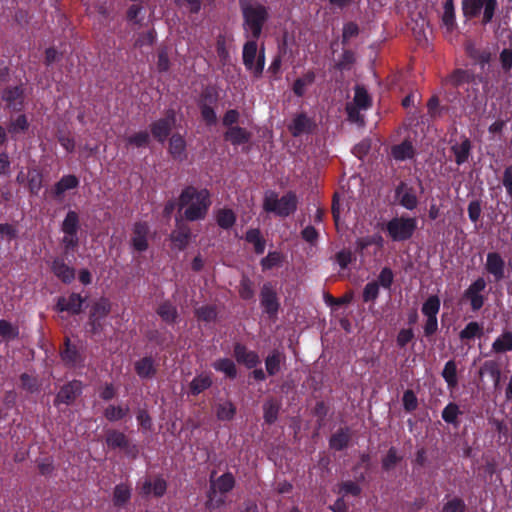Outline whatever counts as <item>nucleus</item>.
I'll use <instances>...</instances> for the list:
<instances>
[{
	"instance_id": "nucleus-1",
	"label": "nucleus",
	"mask_w": 512,
	"mask_h": 512,
	"mask_svg": "<svg viewBox=\"0 0 512 512\" xmlns=\"http://www.w3.org/2000/svg\"><path fill=\"white\" fill-rule=\"evenodd\" d=\"M211 204L210 191L193 185L185 186L178 198L179 210L185 208L184 218L190 222L205 219Z\"/></svg>"
},
{
	"instance_id": "nucleus-2",
	"label": "nucleus",
	"mask_w": 512,
	"mask_h": 512,
	"mask_svg": "<svg viewBox=\"0 0 512 512\" xmlns=\"http://www.w3.org/2000/svg\"><path fill=\"white\" fill-rule=\"evenodd\" d=\"M245 38H260L269 19V8L254 0H239Z\"/></svg>"
},
{
	"instance_id": "nucleus-3",
	"label": "nucleus",
	"mask_w": 512,
	"mask_h": 512,
	"mask_svg": "<svg viewBox=\"0 0 512 512\" xmlns=\"http://www.w3.org/2000/svg\"><path fill=\"white\" fill-rule=\"evenodd\" d=\"M216 471L213 470L210 474V486L207 492L208 507L220 508L225 504V495L231 492L235 485L236 479L232 472L227 471L217 478H214Z\"/></svg>"
},
{
	"instance_id": "nucleus-4",
	"label": "nucleus",
	"mask_w": 512,
	"mask_h": 512,
	"mask_svg": "<svg viewBox=\"0 0 512 512\" xmlns=\"http://www.w3.org/2000/svg\"><path fill=\"white\" fill-rule=\"evenodd\" d=\"M461 9L463 17L467 20H473L481 17V24L486 26L490 24L498 9V0H462Z\"/></svg>"
},
{
	"instance_id": "nucleus-5",
	"label": "nucleus",
	"mask_w": 512,
	"mask_h": 512,
	"mask_svg": "<svg viewBox=\"0 0 512 512\" xmlns=\"http://www.w3.org/2000/svg\"><path fill=\"white\" fill-rule=\"evenodd\" d=\"M297 204V196L292 191L287 192L281 198H278L276 192L270 191L264 197L263 209L279 217H288L297 210Z\"/></svg>"
},
{
	"instance_id": "nucleus-6",
	"label": "nucleus",
	"mask_w": 512,
	"mask_h": 512,
	"mask_svg": "<svg viewBox=\"0 0 512 512\" xmlns=\"http://www.w3.org/2000/svg\"><path fill=\"white\" fill-rule=\"evenodd\" d=\"M243 45L242 60L247 71L251 72L255 78H260L265 67V50L262 47L258 51L257 40L259 38H246Z\"/></svg>"
},
{
	"instance_id": "nucleus-7",
	"label": "nucleus",
	"mask_w": 512,
	"mask_h": 512,
	"mask_svg": "<svg viewBox=\"0 0 512 512\" xmlns=\"http://www.w3.org/2000/svg\"><path fill=\"white\" fill-rule=\"evenodd\" d=\"M417 229V219L409 216H396L385 225V231L394 242H405L412 238Z\"/></svg>"
},
{
	"instance_id": "nucleus-8",
	"label": "nucleus",
	"mask_w": 512,
	"mask_h": 512,
	"mask_svg": "<svg viewBox=\"0 0 512 512\" xmlns=\"http://www.w3.org/2000/svg\"><path fill=\"white\" fill-rule=\"evenodd\" d=\"M441 301L437 295H430L422 304L421 313L426 318L423 325L424 336L432 337L438 331L437 315L440 311Z\"/></svg>"
},
{
	"instance_id": "nucleus-9",
	"label": "nucleus",
	"mask_w": 512,
	"mask_h": 512,
	"mask_svg": "<svg viewBox=\"0 0 512 512\" xmlns=\"http://www.w3.org/2000/svg\"><path fill=\"white\" fill-rule=\"evenodd\" d=\"M176 121L177 118L175 110H166L164 117L159 118L150 124L149 127L152 137L160 144H163L171 135V132L176 125Z\"/></svg>"
},
{
	"instance_id": "nucleus-10",
	"label": "nucleus",
	"mask_w": 512,
	"mask_h": 512,
	"mask_svg": "<svg viewBox=\"0 0 512 512\" xmlns=\"http://www.w3.org/2000/svg\"><path fill=\"white\" fill-rule=\"evenodd\" d=\"M167 487V481L161 475H157L153 479L146 477L139 480L136 489L143 499H148L150 497H163L166 494Z\"/></svg>"
},
{
	"instance_id": "nucleus-11",
	"label": "nucleus",
	"mask_w": 512,
	"mask_h": 512,
	"mask_svg": "<svg viewBox=\"0 0 512 512\" xmlns=\"http://www.w3.org/2000/svg\"><path fill=\"white\" fill-rule=\"evenodd\" d=\"M486 287V280L483 277H478L464 291L463 298L469 301L472 311H479L484 306L486 297L483 292Z\"/></svg>"
},
{
	"instance_id": "nucleus-12",
	"label": "nucleus",
	"mask_w": 512,
	"mask_h": 512,
	"mask_svg": "<svg viewBox=\"0 0 512 512\" xmlns=\"http://www.w3.org/2000/svg\"><path fill=\"white\" fill-rule=\"evenodd\" d=\"M395 201L407 210L417 208L419 200L416 189L406 181H400L394 190Z\"/></svg>"
},
{
	"instance_id": "nucleus-13",
	"label": "nucleus",
	"mask_w": 512,
	"mask_h": 512,
	"mask_svg": "<svg viewBox=\"0 0 512 512\" xmlns=\"http://www.w3.org/2000/svg\"><path fill=\"white\" fill-rule=\"evenodd\" d=\"M105 443L110 449H121L127 456L136 457L138 449L136 445H131L128 437L121 431L109 429L106 432Z\"/></svg>"
},
{
	"instance_id": "nucleus-14",
	"label": "nucleus",
	"mask_w": 512,
	"mask_h": 512,
	"mask_svg": "<svg viewBox=\"0 0 512 512\" xmlns=\"http://www.w3.org/2000/svg\"><path fill=\"white\" fill-rule=\"evenodd\" d=\"M484 269L488 275L493 277L496 283L501 282L506 277V262L499 252L492 251L487 253Z\"/></svg>"
},
{
	"instance_id": "nucleus-15",
	"label": "nucleus",
	"mask_w": 512,
	"mask_h": 512,
	"mask_svg": "<svg viewBox=\"0 0 512 512\" xmlns=\"http://www.w3.org/2000/svg\"><path fill=\"white\" fill-rule=\"evenodd\" d=\"M60 356L67 367H81L85 362L83 351L76 344H73L69 337H65L64 339Z\"/></svg>"
},
{
	"instance_id": "nucleus-16",
	"label": "nucleus",
	"mask_w": 512,
	"mask_h": 512,
	"mask_svg": "<svg viewBox=\"0 0 512 512\" xmlns=\"http://www.w3.org/2000/svg\"><path fill=\"white\" fill-rule=\"evenodd\" d=\"M83 384L79 380H72L64 384L54 399V405L60 404L71 405L82 394Z\"/></svg>"
},
{
	"instance_id": "nucleus-17",
	"label": "nucleus",
	"mask_w": 512,
	"mask_h": 512,
	"mask_svg": "<svg viewBox=\"0 0 512 512\" xmlns=\"http://www.w3.org/2000/svg\"><path fill=\"white\" fill-rule=\"evenodd\" d=\"M86 300L87 297H83L81 294L75 292L71 293L68 297L60 296L57 299L55 310L78 315L82 312Z\"/></svg>"
},
{
	"instance_id": "nucleus-18",
	"label": "nucleus",
	"mask_w": 512,
	"mask_h": 512,
	"mask_svg": "<svg viewBox=\"0 0 512 512\" xmlns=\"http://www.w3.org/2000/svg\"><path fill=\"white\" fill-rule=\"evenodd\" d=\"M260 304L263 308V311L268 314L269 317H274L277 315L280 303L275 289L269 282L264 283L261 288Z\"/></svg>"
},
{
	"instance_id": "nucleus-19",
	"label": "nucleus",
	"mask_w": 512,
	"mask_h": 512,
	"mask_svg": "<svg viewBox=\"0 0 512 512\" xmlns=\"http://www.w3.org/2000/svg\"><path fill=\"white\" fill-rule=\"evenodd\" d=\"M2 100L6 107L13 111H21L24 106L25 88L23 84L8 86L2 91Z\"/></svg>"
},
{
	"instance_id": "nucleus-20",
	"label": "nucleus",
	"mask_w": 512,
	"mask_h": 512,
	"mask_svg": "<svg viewBox=\"0 0 512 512\" xmlns=\"http://www.w3.org/2000/svg\"><path fill=\"white\" fill-rule=\"evenodd\" d=\"M233 357L238 364L244 365L247 369H253L261 362L256 351L249 350L246 345L240 342L233 345Z\"/></svg>"
},
{
	"instance_id": "nucleus-21",
	"label": "nucleus",
	"mask_w": 512,
	"mask_h": 512,
	"mask_svg": "<svg viewBox=\"0 0 512 512\" xmlns=\"http://www.w3.org/2000/svg\"><path fill=\"white\" fill-rule=\"evenodd\" d=\"M150 227L145 221H137L132 228L131 245L137 252H145L148 247V235Z\"/></svg>"
},
{
	"instance_id": "nucleus-22",
	"label": "nucleus",
	"mask_w": 512,
	"mask_h": 512,
	"mask_svg": "<svg viewBox=\"0 0 512 512\" xmlns=\"http://www.w3.org/2000/svg\"><path fill=\"white\" fill-rule=\"evenodd\" d=\"M50 270L64 284H70L75 279L74 267L69 266L63 257H54L50 262Z\"/></svg>"
},
{
	"instance_id": "nucleus-23",
	"label": "nucleus",
	"mask_w": 512,
	"mask_h": 512,
	"mask_svg": "<svg viewBox=\"0 0 512 512\" xmlns=\"http://www.w3.org/2000/svg\"><path fill=\"white\" fill-rule=\"evenodd\" d=\"M79 178L74 174L63 175L52 187L51 195L56 200H62L65 192L78 188Z\"/></svg>"
},
{
	"instance_id": "nucleus-24",
	"label": "nucleus",
	"mask_w": 512,
	"mask_h": 512,
	"mask_svg": "<svg viewBox=\"0 0 512 512\" xmlns=\"http://www.w3.org/2000/svg\"><path fill=\"white\" fill-rule=\"evenodd\" d=\"M315 124L306 113L302 112L297 114L291 123L288 125V130L294 137H299L303 134H308L313 131Z\"/></svg>"
},
{
	"instance_id": "nucleus-25",
	"label": "nucleus",
	"mask_w": 512,
	"mask_h": 512,
	"mask_svg": "<svg viewBox=\"0 0 512 512\" xmlns=\"http://www.w3.org/2000/svg\"><path fill=\"white\" fill-rule=\"evenodd\" d=\"M134 370L140 379H152L157 375L158 365L152 356H144L134 363Z\"/></svg>"
},
{
	"instance_id": "nucleus-26",
	"label": "nucleus",
	"mask_w": 512,
	"mask_h": 512,
	"mask_svg": "<svg viewBox=\"0 0 512 512\" xmlns=\"http://www.w3.org/2000/svg\"><path fill=\"white\" fill-rule=\"evenodd\" d=\"M168 152L173 160L183 162L187 159L186 141L180 133H174L169 139Z\"/></svg>"
},
{
	"instance_id": "nucleus-27",
	"label": "nucleus",
	"mask_w": 512,
	"mask_h": 512,
	"mask_svg": "<svg viewBox=\"0 0 512 512\" xmlns=\"http://www.w3.org/2000/svg\"><path fill=\"white\" fill-rule=\"evenodd\" d=\"M472 142L465 136H461V142L455 143L451 146V152L454 154L455 162L457 165L466 163L471 155Z\"/></svg>"
},
{
	"instance_id": "nucleus-28",
	"label": "nucleus",
	"mask_w": 512,
	"mask_h": 512,
	"mask_svg": "<svg viewBox=\"0 0 512 512\" xmlns=\"http://www.w3.org/2000/svg\"><path fill=\"white\" fill-rule=\"evenodd\" d=\"M285 361V354L279 349H273L265 358V370L268 376L277 375Z\"/></svg>"
},
{
	"instance_id": "nucleus-29",
	"label": "nucleus",
	"mask_w": 512,
	"mask_h": 512,
	"mask_svg": "<svg viewBox=\"0 0 512 512\" xmlns=\"http://www.w3.org/2000/svg\"><path fill=\"white\" fill-rule=\"evenodd\" d=\"M132 487L128 483H119L113 489L112 502L116 508L125 507L131 500Z\"/></svg>"
},
{
	"instance_id": "nucleus-30",
	"label": "nucleus",
	"mask_w": 512,
	"mask_h": 512,
	"mask_svg": "<svg viewBox=\"0 0 512 512\" xmlns=\"http://www.w3.org/2000/svg\"><path fill=\"white\" fill-rule=\"evenodd\" d=\"M390 153L396 161L411 160L416 155L415 148L412 142L408 139H405L400 144L393 145Z\"/></svg>"
},
{
	"instance_id": "nucleus-31",
	"label": "nucleus",
	"mask_w": 512,
	"mask_h": 512,
	"mask_svg": "<svg viewBox=\"0 0 512 512\" xmlns=\"http://www.w3.org/2000/svg\"><path fill=\"white\" fill-rule=\"evenodd\" d=\"M251 138V133L245 128L234 126L227 129L224 133L225 141L230 142L234 146H239L248 143Z\"/></svg>"
},
{
	"instance_id": "nucleus-32",
	"label": "nucleus",
	"mask_w": 512,
	"mask_h": 512,
	"mask_svg": "<svg viewBox=\"0 0 512 512\" xmlns=\"http://www.w3.org/2000/svg\"><path fill=\"white\" fill-rule=\"evenodd\" d=\"M170 239L173 246L180 251H183L188 246L191 239V230L187 225H180L170 234Z\"/></svg>"
},
{
	"instance_id": "nucleus-33",
	"label": "nucleus",
	"mask_w": 512,
	"mask_h": 512,
	"mask_svg": "<svg viewBox=\"0 0 512 512\" xmlns=\"http://www.w3.org/2000/svg\"><path fill=\"white\" fill-rule=\"evenodd\" d=\"M491 350L495 354H505L512 351V331L503 330L493 341Z\"/></svg>"
},
{
	"instance_id": "nucleus-34",
	"label": "nucleus",
	"mask_w": 512,
	"mask_h": 512,
	"mask_svg": "<svg viewBox=\"0 0 512 512\" xmlns=\"http://www.w3.org/2000/svg\"><path fill=\"white\" fill-rule=\"evenodd\" d=\"M79 230L80 216L77 211L69 210L61 223V231L63 232V234L78 235Z\"/></svg>"
},
{
	"instance_id": "nucleus-35",
	"label": "nucleus",
	"mask_w": 512,
	"mask_h": 512,
	"mask_svg": "<svg viewBox=\"0 0 512 512\" xmlns=\"http://www.w3.org/2000/svg\"><path fill=\"white\" fill-rule=\"evenodd\" d=\"M281 409V403L274 399L269 398L263 404V418L265 423L272 425L274 424L279 415V411Z\"/></svg>"
},
{
	"instance_id": "nucleus-36",
	"label": "nucleus",
	"mask_w": 512,
	"mask_h": 512,
	"mask_svg": "<svg viewBox=\"0 0 512 512\" xmlns=\"http://www.w3.org/2000/svg\"><path fill=\"white\" fill-rule=\"evenodd\" d=\"M350 441V434L348 428H340L329 439V446L336 451L345 449Z\"/></svg>"
},
{
	"instance_id": "nucleus-37",
	"label": "nucleus",
	"mask_w": 512,
	"mask_h": 512,
	"mask_svg": "<svg viewBox=\"0 0 512 512\" xmlns=\"http://www.w3.org/2000/svg\"><path fill=\"white\" fill-rule=\"evenodd\" d=\"M212 378L209 374H199L190 382L189 389L193 396H197L212 386Z\"/></svg>"
},
{
	"instance_id": "nucleus-38",
	"label": "nucleus",
	"mask_w": 512,
	"mask_h": 512,
	"mask_svg": "<svg viewBox=\"0 0 512 512\" xmlns=\"http://www.w3.org/2000/svg\"><path fill=\"white\" fill-rule=\"evenodd\" d=\"M212 366L216 371L223 373L226 378L230 380H234L237 377L236 364L230 358H219Z\"/></svg>"
},
{
	"instance_id": "nucleus-39",
	"label": "nucleus",
	"mask_w": 512,
	"mask_h": 512,
	"mask_svg": "<svg viewBox=\"0 0 512 512\" xmlns=\"http://www.w3.org/2000/svg\"><path fill=\"white\" fill-rule=\"evenodd\" d=\"M245 240L254 246V251L257 255L264 253L266 241L258 228H251L247 230Z\"/></svg>"
},
{
	"instance_id": "nucleus-40",
	"label": "nucleus",
	"mask_w": 512,
	"mask_h": 512,
	"mask_svg": "<svg viewBox=\"0 0 512 512\" xmlns=\"http://www.w3.org/2000/svg\"><path fill=\"white\" fill-rule=\"evenodd\" d=\"M467 55L474 60L481 68H484L490 61L492 54L487 49H479L474 45H469L466 48Z\"/></svg>"
},
{
	"instance_id": "nucleus-41",
	"label": "nucleus",
	"mask_w": 512,
	"mask_h": 512,
	"mask_svg": "<svg viewBox=\"0 0 512 512\" xmlns=\"http://www.w3.org/2000/svg\"><path fill=\"white\" fill-rule=\"evenodd\" d=\"M215 217L217 225L225 230L232 228L237 219L235 212L230 208L219 209Z\"/></svg>"
},
{
	"instance_id": "nucleus-42",
	"label": "nucleus",
	"mask_w": 512,
	"mask_h": 512,
	"mask_svg": "<svg viewBox=\"0 0 512 512\" xmlns=\"http://www.w3.org/2000/svg\"><path fill=\"white\" fill-rule=\"evenodd\" d=\"M156 312L168 324H174L178 317L177 308L170 301L162 302Z\"/></svg>"
},
{
	"instance_id": "nucleus-43",
	"label": "nucleus",
	"mask_w": 512,
	"mask_h": 512,
	"mask_svg": "<svg viewBox=\"0 0 512 512\" xmlns=\"http://www.w3.org/2000/svg\"><path fill=\"white\" fill-rule=\"evenodd\" d=\"M129 407L122 405H108L103 412L104 417L109 422H117L124 419L129 414Z\"/></svg>"
},
{
	"instance_id": "nucleus-44",
	"label": "nucleus",
	"mask_w": 512,
	"mask_h": 512,
	"mask_svg": "<svg viewBox=\"0 0 512 512\" xmlns=\"http://www.w3.org/2000/svg\"><path fill=\"white\" fill-rule=\"evenodd\" d=\"M315 73L313 71H308L302 77L297 78L293 83V93L297 97H302L305 94L306 87L310 86L315 81Z\"/></svg>"
},
{
	"instance_id": "nucleus-45",
	"label": "nucleus",
	"mask_w": 512,
	"mask_h": 512,
	"mask_svg": "<svg viewBox=\"0 0 512 512\" xmlns=\"http://www.w3.org/2000/svg\"><path fill=\"white\" fill-rule=\"evenodd\" d=\"M500 71L507 77H512V48H503L498 55Z\"/></svg>"
},
{
	"instance_id": "nucleus-46",
	"label": "nucleus",
	"mask_w": 512,
	"mask_h": 512,
	"mask_svg": "<svg viewBox=\"0 0 512 512\" xmlns=\"http://www.w3.org/2000/svg\"><path fill=\"white\" fill-rule=\"evenodd\" d=\"M483 335V326L477 321L469 322L459 333L462 341L480 338Z\"/></svg>"
},
{
	"instance_id": "nucleus-47",
	"label": "nucleus",
	"mask_w": 512,
	"mask_h": 512,
	"mask_svg": "<svg viewBox=\"0 0 512 512\" xmlns=\"http://www.w3.org/2000/svg\"><path fill=\"white\" fill-rule=\"evenodd\" d=\"M441 375L445 382L447 383L449 389L456 388L458 384V378L457 365L454 360H449L446 362Z\"/></svg>"
},
{
	"instance_id": "nucleus-48",
	"label": "nucleus",
	"mask_w": 512,
	"mask_h": 512,
	"mask_svg": "<svg viewBox=\"0 0 512 512\" xmlns=\"http://www.w3.org/2000/svg\"><path fill=\"white\" fill-rule=\"evenodd\" d=\"M462 414L459 406L454 402H449L442 410V419L455 427L459 425L458 417Z\"/></svg>"
},
{
	"instance_id": "nucleus-49",
	"label": "nucleus",
	"mask_w": 512,
	"mask_h": 512,
	"mask_svg": "<svg viewBox=\"0 0 512 512\" xmlns=\"http://www.w3.org/2000/svg\"><path fill=\"white\" fill-rule=\"evenodd\" d=\"M110 312V301L107 298L102 297L92 305L89 316L96 317L98 319H104L109 315Z\"/></svg>"
},
{
	"instance_id": "nucleus-50",
	"label": "nucleus",
	"mask_w": 512,
	"mask_h": 512,
	"mask_svg": "<svg viewBox=\"0 0 512 512\" xmlns=\"http://www.w3.org/2000/svg\"><path fill=\"white\" fill-rule=\"evenodd\" d=\"M474 79V75L469 70L464 69H456L449 76L448 81L454 87H459L463 84H468L472 82Z\"/></svg>"
},
{
	"instance_id": "nucleus-51",
	"label": "nucleus",
	"mask_w": 512,
	"mask_h": 512,
	"mask_svg": "<svg viewBox=\"0 0 512 512\" xmlns=\"http://www.w3.org/2000/svg\"><path fill=\"white\" fill-rule=\"evenodd\" d=\"M283 261L284 257L281 252L270 251L266 257L261 259L260 265L263 271H267L282 266Z\"/></svg>"
},
{
	"instance_id": "nucleus-52",
	"label": "nucleus",
	"mask_w": 512,
	"mask_h": 512,
	"mask_svg": "<svg viewBox=\"0 0 512 512\" xmlns=\"http://www.w3.org/2000/svg\"><path fill=\"white\" fill-rule=\"evenodd\" d=\"M235 414L236 407L231 401H225L216 406V417L220 421H230Z\"/></svg>"
},
{
	"instance_id": "nucleus-53",
	"label": "nucleus",
	"mask_w": 512,
	"mask_h": 512,
	"mask_svg": "<svg viewBox=\"0 0 512 512\" xmlns=\"http://www.w3.org/2000/svg\"><path fill=\"white\" fill-rule=\"evenodd\" d=\"M354 104L355 107L362 110H367L372 105L371 97L363 86H356Z\"/></svg>"
},
{
	"instance_id": "nucleus-54",
	"label": "nucleus",
	"mask_w": 512,
	"mask_h": 512,
	"mask_svg": "<svg viewBox=\"0 0 512 512\" xmlns=\"http://www.w3.org/2000/svg\"><path fill=\"white\" fill-rule=\"evenodd\" d=\"M29 128V122L25 114H20L14 120H11L7 126V132L11 135L24 133Z\"/></svg>"
},
{
	"instance_id": "nucleus-55",
	"label": "nucleus",
	"mask_w": 512,
	"mask_h": 512,
	"mask_svg": "<svg viewBox=\"0 0 512 512\" xmlns=\"http://www.w3.org/2000/svg\"><path fill=\"white\" fill-rule=\"evenodd\" d=\"M403 459L402 456L398 455L395 447H390L385 457H383L381 465L382 469L386 472L392 470L399 462Z\"/></svg>"
},
{
	"instance_id": "nucleus-56",
	"label": "nucleus",
	"mask_w": 512,
	"mask_h": 512,
	"mask_svg": "<svg viewBox=\"0 0 512 512\" xmlns=\"http://www.w3.org/2000/svg\"><path fill=\"white\" fill-rule=\"evenodd\" d=\"M19 336V328L12 325L9 321L2 319L0 320V337L4 341H11Z\"/></svg>"
},
{
	"instance_id": "nucleus-57",
	"label": "nucleus",
	"mask_w": 512,
	"mask_h": 512,
	"mask_svg": "<svg viewBox=\"0 0 512 512\" xmlns=\"http://www.w3.org/2000/svg\"><path fill=\"white\" fill-rule=\"evenodd\" d=\"M443 9L442 22L447 29L452 30L456 25L453 0H446Z\"/></svg>"
},
{
	"instance_id": "nucleus-58",
	"label": "nucleus",
	"mask_w": 512,
	"mask_h": 512,
	"mask_svg": "<svg viewBox=\"0 0 512 512\" xmlns=\"http://www.w3.org/2000/svg\"><path fill=\"white\" fill-rule=\"evenodd\" d=\"M238 292H239L240 298L243 300L247 301V300H251L254 298V296H255L254 285L249 277H247V276L242 277L240 284H239Z\"/></svg>"
},
{
	"instance_id": "nucleus-59",
	"label": "nucleus",
	"mask_w": 512,
	"mask_h": 512,
	"mask_svg": "<svg viewBox=\"0 0 512 512\" xmlns=\"http://www.w3.org/2000/svg\"><path fill=\"white\" fill-rule=\"evenodd\" d=\"M21 388L29 393H36L40 389L38 378L28 373L20 375Z\"/></svg>"
},
{
	"instance_id": "nucleus-60",
	"label": "nucleus",
	"mask_w": 512,
	"mask_h": 512,
	"mask_svg": "<svg viewBox=\"0 0 512 512\" xmlns=\"http://www.w3.org/2000/svg\"><path fill=\"white\" fill-rule=\"evenodd\" d=\"M127 144L137 148L145 147L150 143V134L147 131H139L126 139Z\"/></svg>"
},
{
	"instance_id": "nucleus-61",
	"label": "nucleus",
	"mask_w": 512,
	"mask_h": 512,
	"mask_svg": "<svg viewBox=\"0 0 512 512\" xmlns=\"http://www.w3.org/2000/svg\"><path fill=\"white\" fill-rule=\"evenodd\" d=\"M219 94L214 87H206L200 94L198 105H214L218 102Z\"/></svg>"
},
{
	"instance_id": "nucleus-62",
	"label": "nucleus",
	"mask_w": 512,
	"mask_h": 512,
	"mask_svg": "<svg viewBox=\"0 0 512 512\" xmlns=\"http://www.w3.org/2000/svg\"><path fill=\"white\" fill-rule=\"evenodd\" d=\"M43 186V176L40 172L35 171L28 175V189L30 194L38 195Z\"/></svg>"
},
{
	"instance_id": "nucleus-63",
	"label": "nucleus",
	"mask_w": 512,
	"mask_h": 512,
	"mask_svg": "<svg viewBox=\"0 0 512 512\" xmlns=\"http://www.w3.org/2000/svg\"><path fill=\"white\" fill-rule=\"evenodd\" d=\"M379 296V284L377 281L368 282L363 289V302H374Z\"/></svg>"
},
{
	"instance_id": "nucleus-64",
	"label": "nucleus",
	"mask_w": 512,
	"mask_h": 512,
	"mask_svg": "<svg viewBox=\"0 0 512 512\" xmlns=\"http://www.w3.org/2000/svg\"><path fill=\"white\" fill-rule=\"evenodd\" d=\"M466 504L463 499L454 497L444 504L442 512H465Z\"/></svg>"
}]
</instances>
